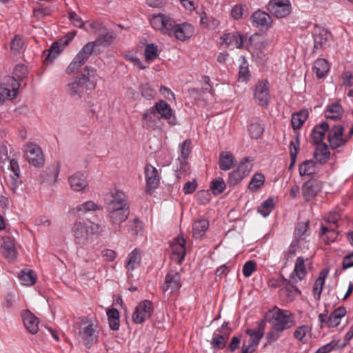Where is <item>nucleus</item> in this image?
<instances>
[{"label":"nucleus","instance_id":"f257e3e1","mask_svg":"<svg viewBox=\"0 0 353 353\" xmlns=\"http://www.w3.org/2000/svg\"><path fill=\"white\" fill-rule=\"evenodd\" d=\"M84 72V74L72 79L67 85L68 94L75 101L85 99L88 92H92L97 86L96 69L90 66H85Z\"/></svg>","mask_w":353,"mask_h":353},{"label":"nucleus","instance_id":"f03ea898","mask_svg":"<svg viewBox=\"0 0 353 353\" xmlns=\"http://www.w3.org/2000/svg\"><path fill=\"white\" fill-rule=\"evenodd\" d=\"M102 232V225L90 221H76L71 228L74 242L79 248L84 246L91 236L100 235Z\"/></svg>","mask_w":353,"mask_h":353},{"label":"nucleus","instance_id":"7ed1b4c3","mask_svg":"<svg viewBox=\"0 0 353 353\" xmlns=\"http://www.w3.org/2000/svg\"><path fill=\"white\" fill-rule=\"evenodd\" d=\"M78 336L88 347L96 343L99 336L96 322L88 317L81 319L78 324Z\"/></svg>","mask_w":353,"mask_h":353},{"label":"nucleus","instance_id":"20e7f679","mask_svg":"<svg viewBox=\"0 0 353 353\" xmlns=\"http://www.w3.org/2000/svg\"><path fill=\"white\" fill-rule=\"evenodd\" d=\"M269 315H271L269 322L277 330L284 331L294 325V316L288 310H281L275 307L269 311Z\"/></svg>","mask_w":353,"mask_h":353},{"label":"nucleus","instance_id":"39448f33","mask_svg":"<svg viewBox=\"0 0 353 353\" xmlns=\"http://www.w3.org/2000/svg\"><path fill=\"white\" fill-rule=\"evenodd\" d=\"M150 21L152 27L155 30L164 35L172 36L176 21L170 16L163 13L154 14L152 15Z\"/></svg>","mask_w":353,"mask_h":353},{"label":"nucleus","instance_id":"423d86ee","mask_svg":"<svg viewBox=\"0 0 353 353\" xmlns=\"http://www.w3.org/2000/svg\"><path fill=\"white\" fill-rule=\"evenodd\" d=\"M254 100L259 105L267 108L270 101V85L266 79L259 80L254 89Z\"/></svg>","mask_w":353,"mask_h":353},{"label":"nucleus","instance_id":"0eeeda50","mask_svg":"<svg viewBox=\"0 0 353 353\" xmlns=\"http://www.w3.org/2000/svg\"><path fill=\"white\" fill-rule=\"evenodd\" d=\"M94 48H95L92 43L88 42L84 45L68 66L66 72L68 74H72L77 71L88 61L92 53L94 52Z\"/></svg>","mask_w":353,"mask_h":353},{"label":"nucleus","instance_id":"6e6552de","mask_svg":"<svg viewBox=\"0 0 353 353\" xmlns=\"http://www.w3.org/2000/svg\"><path fill=\"white\" fill-rule=\"evenodd\" d=\"M267 9L272 16L281 19L291 13L292 4L290 0H270Z\"/></svg>","mask_w":353,"mask_h":353},{"label":"nucleus","instance_id":"1a4fd4ad","mask_svg":"<svg viewBox=\"0 0 353 353\" xmlns=\"http://www.w3.org/2000/svg\"><path fill=\"white\" fill-rule=\"evenodd\" d=\"M24 157L30 164L36 168L43 166L45 162L41 149L33 143H27L25 145Z\"/></svg>","mask_w":353,"mask_h":353},{"label":"nucleus","instance_id":"9d476101","mask_svg":"<svg viewBox=\"0 0 353 353\" xmlns=\"http://www.w3.org/2000/svg\"><path fill=\"white\" fill-rule=\"evenodd\" d=\"M346 314V310L344 307H339L335 309L327 318L326 314H319L318 316L321 327H327L333 328L338 326L341 320Z\"/></svg>","mask_w":353,"mask_h":353},{"label":"nucleus","instance_id":"9b49d317","mask_svg":"<svg viewBox=\"0 0 353 353\" xmlns=\"http://www.w3.org/2000/svg\"><path fill=\"white\" fill-rule=\"evenodd\" d=\"M181 287V276L175 270H170L165 278V281L162 285V290L165 295L171 296L177 293Z\"/></svg>","mask_w":353,"mask_h":353},{"label":"nucleus","instance_id":"f8f14e48","mask_svg":"<svg viewBox=\"0 0 353 353\" xmlns=\"http://www.w3.org/2000/svg\"><path fill=\"white\" fill-rule=\"evenodd\" d=\"M154 312L152 303L149 300L140 302L133 312L132 319L134 323L141 324L148 319Z\"/></svg>","mask_w":353,"mask_h":353},{"label":"nucleus","instance_id":"ddd939ff","mask_svg":"<svg viewBox=\"0 0 353 353\" xmlns=\"http://www.w3.org/2000/svg\"><path fill=\"white\" fill-rule=\"evenodd\" d=\"M20 83L14 78L8 77L6 81L0 86V104L3 103L6 99H12L18 94Z\"/></svg>","mask_w":353,"mask_h":353},{"label":"nucleus","instance_id":"4468645a","mask_svg":"<svg viewBox=\"0 0 353 353\" xmlns=\"http://www.w3.org/2000/svg\"><path fill=\"white\" fill-rule=\"evenodd\" d=\"M186 241L183 236L174 238L170 243V252L172 260L181 263L185 255Z\"/></svg>","mask_w":353,"mask_h":353},{"label":"nucleus","instance_id":"2eb2a0df","mask_svg":"<svg viewBox=\"0 0 353 353\" xmlns=\"http://www.w3.org/2000/svg\"><path fill=\"white\" fill-rule=\"evenodd\" d=\"M230 335L228 323H224L221 327L217 329L213 334L211 345L215 349H223Z\"/></svg>","mask_w":353,"mask_h":353},{"label":"nucleus","instance_id":"dca6fc26","mask_svg":"<svg viewBox=\"0 0 353 353\" xmlns=\"http://www.w3.org/2000/svg\"><path fill=\"white\" fill-rule=\"evenodd\" d=\"M250 20L253 26L260 29H269L272 26L273 19L271 15L261 10L253 12Z\"/></svg>","mask_w":353,"mask_h":353},{"label":"nucleus","instance_id":"f3484780","mask_svg":"<svg viewBox=\"0 0 353 353\" xmlns=\"http://www.w3.org/2000/svg\"><path fill=\"white\" fill-rule=\"evenodd\" d=\"M1 252L8 261H13L16 259L17 250L12 237L9 236L2 237Z\"/></svg>","mask_w":353,"mask_h":353},{"label":"nucleus","instance_id":"a211bd4d","mask_svg":"<svg viewBox=\"0 0 353 353\" xmlns=\"http://www.w3.org/2000/svg\"><path fill=\"white\" fill-rule=\"evenodd\" d=\"M157 114H159L161 118L166 120L170 125L176 124V119L170 105L163 100H160L152 106Z\"/></svg>","mask_w":353,"mask_h":353},{"label":"nucleus","instance_id":"6ab92c4d","mask_svg":"<svg viewBox=\"0 0 353 353\" xmlns=\"http://www.w3.org/2000/svg\"><path fill=\"white\" fill-rule=\"evenodd\" d=\"M328 141L332 148H337L343 145L347 139L343 136V128L341 125H334L328 133Z\"/></svg>","mask_w":353,"mask_h":353},{"label":"nucleus","instance_id":"aec40b11","mask_svg":"<svg viewBox=\"0 0 353 353\" xmlns=\"http://www.w3.org/2000/svg\"><path fill=\"white\" fill-rule=\"evenodd\" d=\"M194 28L190 23L187 22L176 23V22H175L172 36L177 40L184 41L190 39L194 34Z\"/></svg>","mask_w":353,"mask_h":353},{"label":"nucleus","instance_id":"412c9836","mask_svg":"<svg viewBox=\"0 0 353 353\" xmlns=\"http://www.w3.org/2000/svg\"><path fill=\"white\" fill-rule=\"evenodd\" d=\"M145 177L148 191L152 192L159 186L160 177L157 169L153 165L150 164L145 165Z\"/></svg>","mask_w":353,"mask_h":353},{"label":"nucleus","instance_id":"4be33fe9","mask_svg":"<svg viewBox=\"0 0 353 353\" xmlns=\"http://www.w3.org/2000/svg\"><path fill=\"white\" fill-rule=\"evenodd\" d=\"M221 44L225 45L226 48L239 49L243 47V37L238 32L224 33L221 37Z\"/></svg>","mask_w":353,"mask_h":353},{"label":"nucleus","instance_id":"5701e85b","mask_svg":"<svg viewBox=\"0 0 353 353\" xmlns=\"http://www.w3.org/2000/svg\"><path fill=\"white\" fill-rule=\"evenodd\" d=\"M312 261L309 258L299 256L296 259L292 274H294L299 281L303 280L307 274V270L311 269Z\"/></svg>","mask_w":353,"mask_h":353},{"label":"nucleus","instance_id":"b1692460","mask_svg":"<svg viewBox=\"0 0 353 353\" xmlns=\"http://www.w3.org/2000/svg\"><path fill=\"white\" fill-rule=\"evenodd\" d=\"M321 188V182L309 180L305 182L302 186V195L305 201H310L317 195Z\"/></svg>","mask_w":353,"mask_h":353},{"label":"nucleus","instance_id":"393cba45","mask_svg":"<svg viewBox=\"0 0 353 353\" xmlns=\"http://www.w3.org/2000/svg\"><path fill=\"white\" fill-rule=\"evenodd\" d=\"M68 182L71 188L77 192H85L88 187L86 176L83 173L79 172L70 176Z\"/></svg>","mask_w":353,"mask_h":353},{"label":"nucleus","instance_id":"a878e982","mask_svg":"<svg viewBox=\"0 0 353 353\" xmlns=\"http://www.w3.org/2000/svg\"><path fill=\"white\" fill-rule=\"evenodd\" d=\"M159 119L158 114H157L152 106L147 109L142 115V126L147 130H155L157 127V121Z\"/></svg>","mask_w":353,"mask_h":353},{"label":"nucleus","instance_id":"bb28decb","mask_svg":"<svg viewBox=\"0 0 353 353\" xmlns=\"http://www.w3.org/2000/svg\"><path fill=\"white\" fill-rule=\"evenodd\" d=\"M23 322L26 330L32 334H35L39 330V321L34 314L29 310L23 311L21 314Z\"/></svg>","mask_w":353,"mask_h":353},{"label":"nucleus","instance_id":"cd10ccee","mask_svg":"<svg viewBox=\"0 0 353 353\" xmlns=\"http://www.w3.org/2000/svg\"><path fill=\"white\" fill-rule=\"evenodd\" d=\"M112 199L108 205V212H111L112 209L119 210L121 208H128L125 194L121 192L112 193Z\"/></svg>","mask_w":353,"mask_h":353},{"label":"nucleus","instance_id":"c85d7f7f","mask_svg":"<svg viewBox=\"0 0 353 353\" xmlns=\"http://www.w3.org/2000/svg\"><path fill=\"white\" fill-rule=\"evenodd\" d=\"M343 112V108L339 102H332L327 105L325 116L327 119L337 121L341 119Z\"/></svg>","mask_w":353,"mask_h":353},{"label":"nucleus","instance_id":"c756f323","mask_svg":"<svg viewBox=\"0 0 353 353\" xmlns=\"http://www.w3.org/2000/svg\"><path fill=\"white\" fill-rule=\"evenodd\" d=\"M338 228L321 225L319 236L325 243L329 244L334 242L338 237Z\"/></svg>","mask_w":353,"mask_h":353},{"label":"nucleus","instance_id":"7c9ffc66","mask_svg":"<svg viewBox=\"0 0 353 353\" xmlns=\"http://www.w3.org/2000/svg\"><path fill=\"white\" fill-rule=\"evenodd\" d=\"M331 37L329 31L324 28H317L314 34V48L318 50L323 48Z\"/></svg>","mask_w":353,"mask_h":353},{"label":"nucleus","instance_id":"2f4dec72","mask_svg":"<svg viewBox=\"0 0 353 353\" xmlns=\"http://www.w3.org/2000/svg\"><path fill=\"white\" fill-rule=\"evenodd\" d=\"M329 125L327 123L323 122L316 125L310 134V140L314 144L323 143V140L325 132L328 130Z\"/></svg>","mask_w":353,"mask_h":353},{"label":"nucleus","instance_id":"473e14b6","mask_svg":"<svg viewBox=\"0 0 353 353\" xmlns=\"http://www.w3.org/2000/svg\"><path fill=\"white\" fill-rule=\"evenodd\" d=\"M307 222H300L296 226L295 238L297 245L300 248L305 247V244L307 243L305 241L306 237L308 236L307 234Z\"/></svg>","mask_w":353,"mask_h":353},{"label":"nucleus","instance_id":"72a5a7b5","mask_svg":"<svg viewBox=\"0 0 353 353\" xmlns=\"http://www.w3.org/2000/svg\"><path fill=\"white\" fill-rule=\"evenodd\" d=\"M141 251L138 249H134L128 255L126 259L125 268L128 270H134L141 265Z\"/></svg>","mask_w":353,"mask_h":353},{"label":"nucleus","instance_id":"f704fd0d","mask_svg":"<svg viewBox=\"0 0 353 353\" xmlns=\"http://www.w3.org/2000/svg\"><path fill=\"white\" fill-rule=\"evenodd\" d=\"M330 70V65L326 59H318L314 63L312 71L316 77L321 79L325 77Z\"/></svg>","mask_w":353,"mask_h":353},{"label":"nucleus","instance_id":"c9c22d12","mask_svg":"<svg viewBox=\"0 0 353 353\" xmlns=\"http://www.w3.org/2000/svg\"><path fill=\"white\" fill-rule=\"evenodd\" d=\"M301 291L294 285H288L279 290L281 299L285 302L292 301Z\"/></svg>","mask_w":353,"mask_h":353},{"label":"nucleus","instance_id":"e433bc0d","mask_svg":"<svg viewBox=\"0 0 353 353\" xmlns=\"http://www.w3.org/2000/svg\"><path fill=\"white\" fill-rule=\"evenodd\" d=\"M234 163V157L230 152H222L219 154V165L221 170H230Z\"/></svg>","mask_w":353,"mask_h":353},{"label":"nucleus","instance_id":"4c0bfd02","mask_svg":"<svg viewBox=\"0 0 353 353\" xmlns=\"http://www.w3.org/2000/svg\"><path fill=\"white\" fill-rule=\"evenodd\" d=\"M308 111L303 109L296 113L292 114L291 118L292 127L294 130L299 129L308 118Z\"/></svg>","mask_w":353,"mask_h":353},{"label":"nucleus","instance_id":"58836bf2","mask_svg":"<svg viewBox=\"0 0 353 353\" xmlns=\"http://www.w3.org/2000/svg\"><path fill=\"white\" fill-rule=\"evenodd\" d=\"M316 145V146L314 152L315 159L321 163H326L329 160L330 155V152L327 145L325 143Z\"/></svg>","mask_w":353,"mask_h":353},{"label":"nucleus","instance_id":"ea45409f","mask_svg":"<svg viewBox=\"0 0 353 353\" xmlns=\"http://www.w3.org/2000/svg\"><path fill=\"white\" fill-rule=\"evenodd\" d=\"M209 227V222L205 219H199L192 225V233L195 238L201 237L207 231Z\"/></svg>","mask_w":353,"mask_h":353},{"label":"nucleus","instance_id":"a19ab883","mask_svg":"<svg viewBox=\"0 0 353 353\" xmlns=\"http://www.w3.org/2000/svg\"><path fill=\"white\" fill-rule=\"evenodd\" d=\"M19 278L21 284L26 286L33 285L37 279L36 274L31 270H22L19 275Z\"/></svg>","mask_w":353,"mask_h":353},{"label":"nucleus","instance_id":"79ce46f5","mask_svg":"<svg viewBox=\"0 0 353 353\" xmlns=\"http://www.w3.org/2000/svg\"><path fill=\"white\" fill-rule=\"evenodd\" d=\"M265 180V178L263 174L255 173L252 176L248 188L251 192H256L263 186Z\"/></svg>","mask_w":353,"mask_h":353},{"label":"nucleus","instance_id":"37998d69","mask_svg":"<svg viewBox=\"0 0 353 353\" xmlns=\"http://www.w3.org/2000/svg\"><path fill=\"white\" fill-rule=\"evenodd\" d=\"M111 220L114 223H121L125 221L129 215V208H121L119 210L112 209L111 212H108Z\"/></svg>","mask_w":353,"mask_h":353},{"label":"nucleus","instance_id":"c03bdc74","mask_svg":"<svg viewBox=\"0 0 353 353\" xmlns=\"http://www.w3.org/2000/svg\"><path fill=\"white\" fill-rule=\"evenodd\" d=\"M299 171L301 176L312 175L316 171V164L312 160H306L299 165Z\"/></svg>","mask_w":353,"mask_h":353},{"label":"nucleus","instance_id":"a18cd8bd","mask_svg":"<svg viewBox=\"0 0 353 353\" xmlns=\"http://www.w3.org/2000/svg\"><path fill=\"white\" fill-rule=\"evenodd\" d=\"M247 334L250 336L248 343L256 348L263 336V329L261 327H258L256 330L248 329Z\"/></svg>","mask_w":353,"mask_h":353},{"label":"nucleus","instance_id":"49530a36","mask_svg":"<svg viewBox=\"0 0 353 353\" xmlns=\"http://www.w3.org/2000/svg\"><path fill=\"white\" fill-rule=\"evenodd\" d=\"M101 208L99 207L97 203L93 202L92 201H88L78 205L74 210L76 212L79 214H84L90 211H97L101 210Z\"/></svg>","mask_w":353,"mask_h":353},{"label":"nucleus","instance_id":"de8ad7c7","mask_svg":"<svg viewBox=\"0 0 353 353\" xmlns=\"http://www.w3.org/2000/svg\"><path fill=\"white\" fill-rule=\"evenodd\" d=\"M160 50L154 43H149L145 46L144 55L148 61H153L159 55Z\"/></svg>","mask_w":353,"mask_h":353},{"label":"nucleus","instance_id":"09e8293b","mask_svg":"<svg viewBox=\"0 0 353 353\" xmlns=\"http://www.w3.org/2000/svg\"><path fill=\"white\" fill-rule=\"evenodd\" d=\"M188 159H177L179 166L176 169V175L178 178H182L190 174V168L188 161Z\"/></svg>","mask_w":353,"mask_h":353},{"label":"nucleus","instance_id":"8fccbe9b","mask_svg":"<svg viewBox=\"0 0 353 353\" xmlns=\"http://www.w3.org/2000/svg\"><path fill=\"white\" fill-rule=\"evenodd\" d=\"M192 152V141L186 139L179 145V155L181 159H188Z\"/></svg>","mask_w":353,"mask_h":353},{"label":"nucleus","instance_id":"3c124183","mask_svg":"<svg viewBox=\"0 0 353 353\" xmlns=\"http://www.w3.org/2000/svg\"><path fill=\"white\" fill-rule=\"evenodd\" d=\"M241 58L243 61L239 66V81L242 82H248L250 78L249 64L243 57Z\"/></svg>","mask_w":353,"mask_h":353},{"label":"nucleus","instance_id":"603ef678","mask_svg":"<svg viewBox=\"0 0 353 353\" xmlns=\"http://www.w3.org/2000/svg\"><path fill=\"white\" fill-rule=\"evenodd\" d=\"M252 169V160L249 157H245L239 163L236 170L244 178L248 176Z\"/></svg>","mask_w":353,"mask_h":353},{"label":"nucleus","instance_id":"864d4df0","mask_svg":"<svg viewBox=\"0 0 353 353\" xmlns=\"http://www.w3.org/2000/svg\"><path fill=\"white\" fill-rule=\"evenodd\" d=\"M274 207V203L272 199H268L264 201L258 208V212L260 213L263 217L268 216Z\"/></svg>","mask_w":353,"mask_h":353},{"label":"nucleus","instance_id":"5fc2aeb1","mask_svg":"<svg viewBox=\"0 0 353 353\" xmlns=\"http://www.w3.org/2000/svg\"><path fill=\"white\" fill-rule=\"evenodd\" d=\"M311 332V328L307 325H303L296 327L294 332V336L302 343H306V336Z\"/></svg>","mask_w":353,"mask_h":353},{"label":"nucleus","instance_id":"6e6d98bb","mask_svg":"<svg viewBox=\"0 0 353 353\" xmlns=\"http://www.w3.org/2000/svg\"><path fill=\"white\" fill-rule=\"evenodd\" d=\"M326 277V274H324L323 272L320 273L319 276L315 281L313 285V293L315 298L319 299L321 293L323 290V286L325 283V279Z\"/></svg>","mask_w":353,"mask_h":353},{"label":"nucleus","instance_id":"4d7b16f0","mask_svg":"<svg viewBox=\"0 0 353 353\" xmlns=\"http://www.w3.org/2000/svg\"><path fill=\"white\" fill-rule=\"evenodd\" d=\"M113 39V37L108 34V33H104L101 32L99 34V36L98 38L94 41H92V44L94 45V47H99V46H104L106 47L109 46Z\"/></svg>","mask_w":353,"mask_h":353},{"label":"nucleus","instance_id":"13d9d810","mask_svg":"<svg viewBox=\"0 0 353 353\" xmlns=\"http://www.w3.org/2000/svg\"><path fill=\"white\" fill-rule=\"evenodd\" d=\"M10 168L11 170L14 172V174L16 176V179H14V178L12 179V182H11L12 190L14 192H15L17 190V180L19 178V176H20V169H19V165L17 161H16L14 159H12L10 161Z\"/></svg>","mask_w":353,"mask_h":353},{"label":"nucleus","instance_id":"bf43d9fd","mask_svg":"<svg viewBox=\"0 0 353 353\" xmlns=\"http://www.w3.org/2000/svg\"><path fill=\"white\" fill-rule=\"evenodd\" d=\"M65 46H63V42L59 39L58 41H56L52 43L51 46L48 54V59H50L51 61L56 58V57L63 50Z\"/></svg>","mask_w":353,"mask_h":353},{"label":"nucleus","instance_id":"052dcab7","mask_svg":"<svg viewBox=\"0 0 353 353\" xmlns=\"http://www.w3.org/2000/svg\"><path fill=\"white\" fill-rule=\"evenodd\" d=\"M28 73L27 66L23 64H19L16 65L13 72L14 76L11 78H14L19 83V81L26 78L28 76Z\"/></svg>","mask_w":353,"mask_h":353},{"label":"nucleus","instance_id":"680f3d73","mask_svg":"<svg viewBox=\"0 0 353 353\" xmlns=\"http://www.w3.org/2000/svg\"><path fill=\"white\" fill-rule=\"evenodd\" d=\"M339 219L340 215L337 212H331L325 216L321 225H327V226L338 228V221Z\"/></svg>","mask_w":353,"mask_h":353},{"label":"nucleus","instance_id":"e2e57ef3","mask_svg":"<svg viewBox=\"0 0 353 353\" xmlns=\"http://www.w3.org/2000/svg\"><path fill=\"white\" fill-rule=\"evenodd\" d=\"M248 131L252 138L257 139L263 134L264 128L260 123H253L248 126Z\"/></svg>","mask_w":353,"mask_h":353},{"label":"nucleus","instance_id":"0e129e2a","mask_svg":"<svg viewBox=\"0 0 353 353\" xmlns=\"http://www.w3.org/2000/svg\"><path fill=\"white\" fill-rule=\"evenodd\" d=\"M140 92L141 96L148 100L154 98L156 95V90L148 83L141 85Z\"/></svg>","mask_w":353,"mask_h":353},{"label":"nucleus","instance_id":"69168bd1","mask_svg":"<svg viewBox=\"0 0 353 353\" xmlns=\"http://www.w3.org/2000/svg\"><path fill=\"white\" fill-rule=\"evenodd\" d=\"M210 188L215 194L222 193L225 189V183L222 178H217L211 182Z\"/></svg>","mask_w":353,"mask_h":353},{"label":"nucleus","instance_id":"338daca9","mask_svg":"<svg viewBox=\"0 0 353 353\" xmlns=\"http://www.w3.org/2000/svg\"><path fill=\"white\" fill-rule=\"evenodd\" d=\"M256 270V263L254 261L250 260L247 261L243 266L242 273L244 276H250Z\"/></svg>","mask_w":353,"mask_h":353},{"label":"nucleus","instance_id":"774afa93","mask_svg":"<svg viewBox=\"0 0 353 353\" xmlns=\"http://www.w3.org/2000/svg\"><path fill=\"white\" fill-rule=\"evenodd\" d=\"M128 228L129 232L132 235H137L142 231L143 225L141 222L135 219L132 221L128 222Z\"/></svg>","mask_w":353,"mask_h":353}]
</instances>
